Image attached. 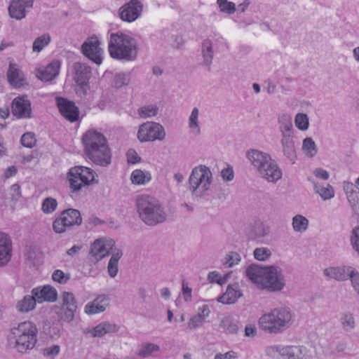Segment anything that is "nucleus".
<instances>
[{"label": "nucleus", "mask_w": 359, "mask_h": 359, "mask_svg": "<svg viewBox=\"0 0 359 359\" xmlns=\"http://www.w3.org/2000/svg\"><path fill=\"white\" fill-rule=\"evenodd\" d=\"M245 276L257 288L269 292H280L286 286L283 270L277 266L251 264L246 268Z\"/></svg>", "instance_id": "nucleus-1"}, {"label": "nucleus", "mask_w": 359, "mask_h": 359, "mask_svg": "<svg viewBox=\"0 0 359 359\" xmlns=\"http://www.w3.org/2000/svg\"><path fill=\"white\" fill-rule=\"evenodd\" d=\"M82 141L86 155L95 164L106 167L111 163V150L101 133L89 130L83 134Z\"/></svg>", "instance_id": "nucleus-2"}, {"label": "nucleus", "mask_w": 359, "mask_h": 359, "mask_svg": "<svg viewBox=\"0 0 359 359\" xmlns=\"http://www.w3.org/2000/svg\"><path fill=\"white\" fill-rule=\"evenodd\" d=\"M11 333L13 337L8 339V344L20 354L29 353L38 343L39 330L32 321L20 323L11 329Z\"/></svg>", "instance_id": "nucleus-3"}, {"label": "nucleus", "mask_w": 359, "mask_h": 359, "mask_svg": "<svg viewBox=\"0 0 359 359\" xmlns=\"http://www.w3.org/2000/svg\"><path fill=\"white\" fill-rule=\"evenodd\" d=\"M294 314L287 306H279L264 313L258 320L259 328L264 332L277 334L290 327Z\"/></svg>", "instance_id": "nucleus-4"}, {"label": "nucleus", "mask_w": 359, "mask_h": 359, "mask_svg": "<svg viewBox=\"0 0 359 359\" xmlns=\"http://www.w3.org/2000/svg\"><path fill=\"white\" fill-rule=\"evenodd\" d=\"M138 50L137 41L132 35L121 32L111 34L108 51L112 58L133 61L137 57Z\"/></svg>", "instance_id": "nucleus-5"}, {"label": "nucleus", "mask_w": 359, "mask_h": 359, "mask_svg": "<svg viewBox=\"0 0 359 359\" xmlns=\"http://www.w3.org/2000/svg\"><path fill=\"white\" fill-rule=\"evenodd\" d=\"M136 207L140 219L147 225L156 226L167 219L162 204L149 195L139 196L136 199Z\"/></svg>", "instance_id": "nucleus-6"}, {"label": "nucleus", "mask_w": 359, "mask_h": 359, "mask_svg": "<svg viewBox=\"0 0 359 359\" xmlns=\"http://www.w3.org/2000/svg\"><path fill=\"white\" fill-rule=\"evenodd\" d=\"M213 176L210 169L205 165L194 167L189 177V189L192 196L203 198L212 191Z\"/></svg>", "instance_id": "nucleus-7"}, {"label": "nucleus", "mask_w": 359, "mask_h": 359, "mask_svg": "<svg viewBox=\"0 0 359 359\" xmlns=\"http://www.w3.org/2000/svg\"><path fill=\"white\" fill-rule=\"evenodd\" d=\"M115 241L109 237L102 236L96 238L89 247L88 259L90 262V269L85 272L89 276H95L97 274V263L109 255H112L115 247Z\"/></svg>", "instance_id": "nucleus-8"}, {"label": "nucleus", "mask_w": 359, "mask_h": 359, "mask_svg": "<svg viewBox=\"0 0 359 359\" xmlns=\"http://www.w3.org/2000/svg\"><path fill=\"white\" fill-rule=\"evenodd\" d=\"M271 359H313L310 351L304 346L272 344L265 348Z\"/></svg>", "instance_id": "nucleus-9"}, {"label": "nucleus", "mask_w": 359, "mask_h": 359, "mask_svg": "<svg viewBox=\"0 0 359 359\" xmlns=\"http://www.w3.org/2000/svg\"><path fill=\"white\" fill-rule=\"evenodd\" d=\"M67 178L70 189L77 191L94 181L95 172L86 166H74L69 170Z\"/></svg>", "instance_id": "nucleus-10"}, {"label": "nucleus", "mask_w": 359, "mask_h": 359, "mask_svg": "<svg viewBox=\"0 0 359 359\" xmlns=\"http://www.w3.org/2000/svg\"><path fill=\"white\" fill-rule=\"evenodd\" d=\"M166 133L164 127L159 123L147 121L141 124L137 133V137L140 142L163 141Z\"/></svg>", "instance_id": "nucleus-11"}, {"label": "nucleus", "mask_w": 359, "mask_h": 359, "mask_svg": "<svg viewBox=\"0 0 359 359\" xmlns=\"http://www.w3.org/2000/svg\"><path fill=\"white\" fill-rule=\"evenodd\" d=\"M82 223V218L79 210L69 208L62 211L53 222V230L56 233H65L68 229L74 226H79Z\"/></svg>", "instance_id": "nucleus-12"}, {"label": "nucleus", "mask_w": 359, "mask_h": 359, "mask_svg": "<svg viewBox=\"0 0 359 359\" xmlns=\"http://www.w3.org/2000/svg\"><path fill=\"white\" fill-rule=\"evenodd\" d=\"M82 53L97 65L102 62L104 50L97 36L88 38L81 46Z\"/></svg>", "instance_id": "nucleus-13"}, {"label": "nucleus", "mask_w": 359, "mask_h": 359, "mask_svg": "<svg viewBox=\"0 0 359 359\" xmlns=\"http://www.w3.org/2000/svg\"><path fill=\"white\" fill-rule=\"evenodd\" d=\"M245 157L257 173L260 172L272 160V157L269 153L257 149H248L245 153Z\"/></svg>", "instance_id": "nucleus-14"}, {"label": "nucleus", "mask_w": 359, "mask_h": 359, "mask_svg": "<svg viewBox=\"0 0 359 359\" xmlns=\"http://www.w3.org/2000/svg\"><path fill=\"white\" fill-rule=\"evenodd\" d=\"M143 6L139 0H131L119 8V16L123 21L132 22L142 14Z\"/></svg>", "instance_id": "nucleus-15"}, {"label": "nucleus", "mask_w": 359, "mask_h": 359, "mask_svg": "<svg viewBox=\"0 0 359 359\" xmlns=\"http://www.w3.org/2000/svg\"><path fill=\"white\" fill-rule=\"evenodd\" d=\"M8 83L13 88H21L28 85L27 79L15 63L11 62L6 73Z\"/></svg>", "instance_id": "nucleus-16"}, {"label": "nucleus", "mask_w": 359, "mask_h": 359, "mask_svg": "<svg viewBox=\"0 0 359 359\" xmlns=\"http://www.w3.org/2000/svg\"><path fill=\"white\" fill-rule=\"evenodd\" d=\"M12 113L13 116L18 118H28L31 117V102L27 96H19L13 100Z\"/></svg>", "instance_id": "nucleus-17"}, {"label": "nucleus", "mask_w": 359, "mask_h": 359, "mask_svg": "<svg viewBox=\"0 0 359 359\" xmlns=\"http://www.w3.org/2000/svg\"><path fill=\"white\" fill-rule=\"evenodd\" d=\"M258 175L269 183H276L283 177V171L276 160L273 159L259 172Z\"/></svg>", "instance_id": "nucleus-18"}, {"label": "nucleus", "mask_w": 359, "mask_h": 359, "mask_svg": "<svg viewBox=\"0 0 359 359\" xmlns=\"http://www.w3.org/2000/svg\"><path fill=\"white\" fill-rule=\"evenodd\" d=\"M77 306L72 293L65 292L62 294L61 318L66 322H71L74 318Z\"/></svg>", "instance_id": "nucleus-19"}, {"label": "nucleus", "mask_w": 359, "mask_h": 359, "mask_svg": "<svg viewBox=\"0 0 359 359\" xmlns=\"http://www.w3.org/2000/svg\"><path fill=\"white\" fill-rule=\"evenodd\" d=\"M57 104L61 114L69 121L74 122L79 118V109L74 102L59 97L57 99Z\"/></svg>", "instance_id": "nucleus-20"}, {"label": "nucleus", "mask_w": 359, "mask_h": 359, "mask_svg": "<svg viewBox=\"0 0 359 359\" xmlns=\"http://www.w3.org/2000/svg\"><path fill=\"white\" fill-rule=\"evenodd\" d=\"M109 305V297L105 294L98 295L95 299L88 302L84 306V312L88 315H95L104 312Z\"/></svg>", "instance_id": "nucleus-21"}, {"label": "nucleus", "mask_w": 359, "mask_h": 359, "mask_svg": "<svg viewBox=\"0 0 359 359\" xmlns=\"http://www.w3.org/2000/svg\"><path fill=\"white\" fill-rule=\"evenodd\" d=\"M34 0H13L9 6L10 16L16 20H22L26 16L27 9L33 6Z\"/></svg>", "instance_id": "nucleus-22"}, {"label": "nucleus", "mask_w": 359, "mask_h": 359, "mask_svg": "<svg viewBox=\"0 0 359 359\" xmlns=\"http://www.w3.org/2000/svg\"><path fill=\"white\" fill-rule=\"evenodd\" d=\"M352 269L353 266L348 265L329 266L323 270V275L328 279L345 281L348 279Z\"/></svg>", "instance_id": "nucleus-23"}, {"label": "nucleus", "mask_w": 359, "mask_h": 359, "mask_svg": "<svg viewBox=\"0 0 359 359\" xmlns=\"http://www.w3.org/2000/svg\"><path fill=\"white\" fill-rule=\"evenodd\" d=\"M32 294L34 295L36 302L39 304L44 302H53L57 299V297L56 290L49 285L33 288Z\"/></svg>", "instance_id": "nucleus-24"}, {"label": "nucleus", "mask_w": 359, "mask_h": 359, "mask_svg": "<svg viewBox=\"0 0 359 359\" xmlns=\"http://www.w3.org/2000/svg\"><path fill=\"white\" fill-rule=\"evenodd\" d=\"M60 62L53 60L46 67L39 68L36 70V77L42 81H50L59 74Z\"/></svg>", "instance_id": "nucleus-25"}, {"label": "nucleus", "mask_w": 359, "mask_h": 359, "mask_svg": "<svg viewBox=\"0 0 359 359\" xmlns=\"http://www.w3.org/2000/svg\"><path fill=\"white\" fill-rule=\"evenodd\" d=\"M12 256V241L6 233L0 232V266L6 265Z\"/></svg>", "instance_id": "nucleus-26"}, {"label": "nucleus", "mask_w": 359, "mask_h": 359, "mask_svg": "<svg viewBox=\"0 0 359 359\" xmlns=\"http://www.w3.org/2000/svg\"><path fill=\"white\" fill-rule=\"evenodd\" d=\"M120 327L118 325L109 321H103L88 330L86 333L89 334L92 337H102L107 334L118 332Z\"/></svg>", "instance_id": "nucleus-27"}, {"label": "nucleus", "mask_w": 359, "mask_h": 359, "mask_svg": "<svg viewBox=\"0 0 359 359\" xmlns=\"http://www.w3.org/2000/svg\"><path fill=\"white\" fill-rule=\"evenodd\" d=\"M97 88V83L88 81L82 84L76 85V93L81 100L89 102L95 98Z\"/></svg>", "instance_id": "nucleus-28"}, {"label": "nucleus", "mask_w": 359, "mask_h": 359, "mask_svg": "<svg viewBox=\"0 0 359 359\" xmlns=\"http://www.w3.org/2000/svg\"><path fill=\"white\" fill-rule=\"evenodd\" d=\"M187 128L189 134L195 137L199 136L202 131V123L200 118V110L197 107H194L187 119Z\"/></svg>", "instance_id": "nucleus-29"}, {"label": "nucleus", "mask_w": 359, "mask_h": 359, "mask_svg": "<svg viewBox=\"0 0 359 359\" xmlns=\"http://www.w3.org/2000/svg\"><path fill=\"white\" fill-rule=\"evenodd\" d=\"M309 180L313 184V191L324 200H330L334 197V189L330 184H322L313 177H309Z\"/></svg>", "instance_id": "nucleus-30"}, {"label": "nucleus", "mask_w": 359, "mask_h": 359, "mask_svg": "<svg viewBox=\"0 0 359 359\" xmlns=\"http://www.w3.org/2000/svg\"><path fill=\"white\" fill-rule=\"evenodd\" d=\"M280 144L284 156L290 161L294 162L296 159V150L293 134L281 135Z\"/></svg>", "instance_id": "nucleus-31"}, {"label": "nucleus", "mask_w": 359, "mask_h": 359, "mask_svg": "<svg viewBox=\"0 0 359 359\" xmlns=\"http://www.w3.org/2000/svg\"><path fill=\"white\" fill-rule=\"evenodd\" d=\"M152 179L151 173L149 170L135 169L130 176V180L133 185L144 186L149 184Z\"/></svg>", "instance_id": "nucleus-32"}, {"label": "nucleus", "mask_w": 359, "mask_h": 359, "mask_svg": "<svg viewBox=\"0 0 359 359\" xmlns=\"http://www.w3.org/2000/svg\"><path fill=\"white\" fill-rule=\"evenodd\" d=\"M241 296L242 293L237 285H229L226 292L218 297L217 301L222 304H231L235 303Z\"/></svg>", "instance_id": "nucleus-33"}, {"label": "nucleus", "mask_w": 359, "mask_h": 359, "mask_svg": "<svg viewBox=\"0 0 359 359\" xmlns=\"http://www.w3.org/2000/svg\"><path fill=\"white\" fill-rule=\"evenodd\" d=\"M292 116L289 114L283 113L278 116V130L283 135L293 134Z\"/></svg>", "instance_id": "nucleus-34"}, {"label": "nucleus", "mask_w": 359, "mask_h": 359, "mask_svg": "<svg viewBox=\"0 0 359 359\" xmlns=\"http://www.w3.org/2000/svg\"><path fill=\"white\" fill-rule=\"evenodd\" d=\"M219 328L229 334H235L238 330V321L231 315H226L219 320Z\"/></svg>", "instance_id": "nucleus-35"}, {"label": "nucleus", "mask_w": 359, "mask_h": 359, "mask_svg": "<svg viewBox=\"0 0 359 359\" xmlns=\"http://www.w3.org/2000/svg\"><path fill=\"white\" fill-rule=\"evenodd\" d=\"M76 84H82L89 81L90 78V68L84 64L77 63L74 66Z\"/></svg>", "instance_id": "nucleus-36"}, {"label": "nucleus", "mask_w": 359, "mask_h": 359, "mask_svg": "<svg viewBox=\"0 0 359 359\" xmlns=\"http://www.w3.org/2000/svg\"><path fill=\"white\" fill-rule=\"evenodd\" d=\"M123 255L122 250L121 249H114L112 252V255L109 260L107 264V272L109 276L114 278H115L118 272V261Z\"/></svg>", "instance_id": "nucleus-37"}, {"label": "nucleus", "mask_w": 359, "mask_h": 359, "mask_svg": "<svg viewBox=\"0 0 359 359\" xmlns=\"http://www.w3.org/2000/svg\"><path fill=\"white\" fill-rule=\"evenodd\" d=\"M160 350L159 345L151 342H144L140 346L137 355L140 358H148L155 356V354L158 353Z\"/></svg>", "instance_id": "nucleus-38"}, {"label": "nucleus", "mask_w": 359, "mask_h": 359, "mask_svg": "<svg viewBox=\"0 0 359 359\" xmlns=\"http://www.w3.org/2000/svg\"><path fill=\"white\" fill-rule=\"evenodd\" d=\"M292 227L294 233H304L309 226V219L301 214H297L292 218Z\"/></svg>", "instance_id": "nucleus-39"}, {"label": "nucleus", "mask_w": 359, "mask_h": 359, "mask_svg": "<svg viewBox=\"0 0 359 359\" xmlns=\"http://www.w3.org/2000/svg\"><path fill=\"white\" fill-rule=\"evenodd\" d=\"M36 300L34 295H25L22 299L16 304V309L20 313H27L34 310L36 305Z\"/></svg>", "instance_id": "nucleus-40"}, {"label": "nucleus", "mask_w": 359, "mask_h": 359, "mask_svg": "<svg viewBox=\"0 0 359 359\" xmlns=\"http://www.w3.org/2000/svg\"><path fill=\"white\" fill-rule=\"evenodd\" d=\"M159 108L156 104H149L142 106L137 109V114L141 118H149L156 116Z\"/></svg>", "instance_id": "nucleus-41"}, {"label": "nucleus", "mask_w": 359, "mask_h": 359, "mask_svg": "<svg viewBox=\"0 0 359 359\" xmlns=\"http://www.w3.org/2000/svg\"><path fill=\"white\" fill-rule=\"evenodd\" d=\"M302 150L303 154L309 158L315 156L318 152L317 146L311 137H306L304 139Z\"/></svg>", "instance_id": "nucleus-42"}, {"label": "nucleus", "mask_w": 359, "mask_h": 359, "mask_svg": "<svg viewBox=\"0 0 359 359\" xmlns=\"http://www.w3.org/2000/svg\"><path fill=\"white\" fill-rule=\"evenodd\" d=\"M339 321L342 329L346 332H351L355 327V320L354 316L350 312L342 313Z\"/></svg>", "instance_id": "nucleus-43"}, {"label": "nucleus", "mask_w": 359, "mask_h": 359, "mask_svg": "<svg viewBox=\"0 0 359 359\" xmlns=\"http://www.w3.org/2000/svg\"><path fill=\"white\" fill-rule=\"evenodd\" d=\"M202 54L203 62L205 65H210L213 58L212 43L210 39H206L202 43Z\"/></svg>", "instance_id": "nucleus-44"}, {"label": "nucleus", "mask_w": 359, "mask_h": 359, "mask_svg": "<svg viewBox=\"0 0 359 359\" xmlns=\"http://www.w3.org/2000/svg\"><path fill=\"white\" fill-rule=\"evenodd\" d=\"M57 200L51 196L45 198L41 205V210L45 215L53 214L57 208Z\"/></svg>", "instance_id": "nucleus-45"}, {"label": "nucleus", "mask_w": 359, "mask_h": 359, "mask_svg": "<svg viewBox=\"0 0 359 359\" xmlns=\"http://www.w3.org/2000/svg\"><path fill=\"white\" fill-rule=\"evenodd\" d=\"M51 38L48 34H44L35 39L33 46V52L39 53L44 47L47 46L50 42Z\"/></svg>", "instance_id": "nucleus-46"}, {"label": "nucleus", "mask_w": 359, "mask_h": 359, "mask_svg": "<svg viewBox=\"0 0 359 359\" xmlns=\"http://www.w3.org/2000/svg\"><path fill=\"white\" fill-rule=\"evenodd\" d=\"M294 124L296 127L302 130L305 131L309 128V120L306 114L298 113L294 117Z\"/></svg>", "instance_id": "nucleus-47"}, {"label": "nucleus", "mask_w": 359, "mask_h": 359, "mask_svg": "<svg viewBox=\"0 0 359 359\" xmlns=\"http://www.w3.org/2000/svg\"><path fill=\"white\" fill-rule=\"evenodd\" d=\"M130 76L129 73L120 72L115 74L113 80V85L116 88H121L129 83Z\"/></svg>", "instance_id": "nucleus-48"}, {"label": "nucleus", "mask_w": 359, "mask_h": 359, "mask_svg": "<svg viewBox=\"0 0 359 359\" xmlns=\"http://www.w3.org/2000/svg\"><path fill=\"white\" fill-rule=\"evenodd\" d=\"M241 262V256L236 252H228L224 258L223 264L226 267H233Z\"/></svg>", "instance_id": "nucleus-49"}, {"label": "nucleus", "mask_w": 359, "mask_h": 359, "mask_svg": "<svg viewBox=\"0 0 359 359\" xmlns=\"http://www.w3.org/2000/svg\"><path fill=\"white\" fill-rule=\"evenodd\" d=\"M253 255L255 259L264 262L270 258L271 256V251L268 248H257L254 250Z\"/></svg>", "instance_id": "nucleus-50"}, {"label": "nucleus", "mask_w": 359, "mask_h": 359, "mask_svg": "<svg viewBox=\"0 0 359 359\" xmlns=\"http://www.w3.org/2000/svg\"><path fill=\"white\" fill-rule=\"evenodd\" d=\"M60 352V346L57 344H53L46 346L42 350L43 355L48 359H55Z\"/></svg>", "instance_id": "nucleus-51"}, {"label": "nucleus", "mask_w": 359, "mask_h": 359, "mask_svg": "<svg viewBox=\"0 0 359 359\" xmlns=\"http://www.w3.org/2000/svg\"><path fill=\"white\" fill-rule=\"evenodd\" d=\"M205 321L196 314L192 316L187 323V329L189 331L195 330L202 327Z\"/></svg>", "instance_id": "nucleus-52"}, {"label": "nucleus", "mask_w": 359, "mask_h": 359, "mask_svg": "<svg viewBox=\"0 0 359 359\" xmlns=\"http://www.w3.org/2000/svg\"><path fill=\"white\" fill-rule=\"evenodd\" d=\"M217 3L220 11L223 13L233 14L236 10L235 4L227 0H217Z\"/></svg>", "instance_id": "nucleus-53"}, {"label": "nucleus", "mask_w": 359, "mask_h": 359, "mask_svg": "<svg viewBox=\"0 0 359 359\" xmlns=\"http://www.w3.org/2000/svg\"><path fill=\"white\" fill-rule=\"evenodd\" d=\"M348 279H350L351 285L355 292L359 295V271L353 267Z\"/></svg>", "instance_id": "nucleus-54"}, {"label": "nucleus", "mask_w": 359, "mask_h": 359, "mask_svg": "<svg viewBox=\"0 0 359 359\" xmlns=\"http://www.w3.org/2000/svg\"><path fill=\"white\" fill-rule=\"evenodd\" d=\"M22 144L28 148H32L35 146L36 140L35 135L32 133H26L21 137Z\"/></svg>", "instance_id": "nucleus-55"}, {"label": "nucleus", "mask_w": 359, "mask_h": 359, "mask_svg": "<svg viewBox=\"0 0 359 359\" xmlns=\"http://www.w3.org/2000/svg\"><path fill=\"white\" fill-rule=\"evenodd\" d=\"M351 245L359 256V226L355 227L350 237Z\"/></svg>", "instance_id": "nucleus-56"}, {"label": "nucleus", "mask_w": 359, "mask_h": 359, "mask_svg": "<svg viewBox=\"0 0 359 359\" xmlns=\"http://www.w3.org/2000/svg\"><path fill=\"white\" fill-rule=\"evenodd\" d=\"M182 298L185 302L192 301V289L189 287V283L183 281L182 284Z\"/></svg>", "instance_id": "nucleus-57"}, {"label": "nucleus", "mask_w": 359, "mask_h": 359, "mask_svg": "<svg viewBox=\"0 0 359 359\" xmlns=\"http://www.w3.org/2000/svg\"><path fill=\"white\" fill-rule=\"evenodd\" d=\"M52 278L55 282L64 284L69 280V274H65L62 271L57 269L53 273Z\"/></svg>", "instance_id": "nucleus-58"}, {"label": "nucleus", "mask_w": 359, "mask_h": 359, "mask_svg": "<svg viewBox=\"0 0 359 359\" xmlns=\"http://www.w3.org/2000/svg\"><path fill=\"white\" fill-rule=\"evenodd\" d=\"M208 280L211 283H215L219 285H223L226 282V279L222 278L221 274L215 271L208 273Z\"/></svg>", "instance_id": "nucleus-59"}, {"label": "nucleus", "mask_w": 359, "mask_h": 359, "mask_svg": "<svg viewBox=\"0 0 359 359\" xmlns=\"http://www.w3.org/2000/svg\"><path fill=\"white\" fill-rule=\"evenodd\" d=\"M346 198L353 208H359V190L357 189L354 192L349 194Z\"/></svg>", "instance_id": "nucleus-60"}, {"label": "nucleus", "mask_w": 359, "mask_h": 359, "mask_svg": "<svg viewBox=\"0 0 359 359\" xmlns=\"http://www.w3.org/2000/svg\"><path fill=\"white\" fill-rule=\"evenodd\" d=\"M211 313L210 307L208 304H203L198 307L196 315L201 318L203 320L210 316Z\"/></svg>", "instance_id": "nucleus-61"}, {"label": "nucleus", "mask_w": 359, "mask_h": 359, "mask_svg": "<svg viewBox=\"0 0 359 359\" xmlns=\"http://www.w3.org/2000/svg\"><path fill=\"white\" fill-rule=\"evenodd\" d=\"M126 157L128 163L130 164H136L137 163H140L141 161V158L140 157L138 154L136 152L135 150L133 149L128 150L126 153Z\"/></svg>", "instance_id": "nucleus-62"}, {"label": "nucleus", "mask_w": 359, "mask_h": 359, "mask_svg": "<svg viewBox=\"0 0 359 359\" xmlns=\"http://www.w3.org/2000/svg\"><path fill=\"white\" fill-rule=\"evenodd\" d=\"M313 175L316 177L315 179L316 180L317 179L327 180L330 177L329 172L327 170L320 168L315 169L313 171Z\"/></svg>", "instance_id": "nucleus-63"}, {"label": "nucleus", "mask_w": 359, "mask_h": 359, "mask_svg": "<svg viewBox=\"0 0 359 359\" xmlns=\"http://www.w3.org/2000/svg\"><path fill=\"white\" fill-rule=\"evenodd\" d=\"M237 357V353L235 351H230L225 353L216 354L214 359H236Z\"/></svg>", "instance_id": "nucleus-64"}]
</instances>
